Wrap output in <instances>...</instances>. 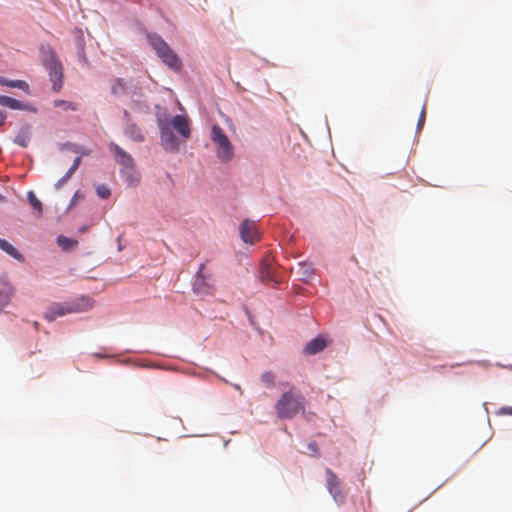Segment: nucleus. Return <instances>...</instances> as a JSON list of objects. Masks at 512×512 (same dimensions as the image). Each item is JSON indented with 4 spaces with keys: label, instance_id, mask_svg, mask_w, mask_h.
<instances>
[{
    "label": "nucleus",
    "instance_id": "1",
    "mask_svg": "<svg viewBox=\"0 0 512 512\" xmlns=\"http://www.w3.org/2000/svg\"><path fill=\"white\" fill-rule=\"evenodd\" d=\"M305 408L304 397L294 388L284 392L275 404L279 418L292 419Z\"/></svg>",
    "mask_w": 512,
    "mask_h": 512
},
{
    "label": "nucleus",
    "instance_id": "2",
    "mask_svg": "<svg viewBox=\"0 0 512 512\" xmlns=\"http://www.w3.org/2000/svg\"><path fill=\"white\" fill-rule=\"evenodd\" d=\"M93 307V301L89 297H81L75 301L69 303H53L51 304L46 312L44 313L45 319L53 321L57 317L65 316L70 313H78L91 309Z\"/></svg>",
    "mask_w": 512,
    "mask_h": 512
},
{
    "label": "nucleus",
    "instance_id": "3",
    "mask_svg": "<svg viewBox=\"0 0 512 512\" xmlns=\"http://www.w3.org/2000/svg\"><path fill=\"white\" fill-rule=\"evenodd\" d=\"M42 61L48 70L49 79L52 82V89L59 92L63 86V66L58 60L55 51L50 47H42Z\"/></svg>",
    "mask_w": 512,
    "mask_h": 512
},
{
    "label": "nucleus",
    "instance_id": "4",
    "mask_svg": "<svg viewBox=\"0 0 512 512\" xmlns=\"http://www.w3.org/2000/svg\"><path fill=\"white\" fill-rule=\"evenodd\" d=\"M210 139L215 145L216 156L220 162L228 163L234 158V146L219 125L212 126Z\"/></svg>",
    "mask_w": 512,
    "mask_h": 512
},
{
    "label": "nucleus",
    "instance_id": "5",
    "mask_svg": "<svg viewBox=\"0 0 512 512\" xmlns=\"http://www.w3.org/2000/svg\"><path fill=\"white\" fill-rule=\"evenodd\" d=\"M148 42L155 50L158 57L169 68L178 71L182 67V62L178 55L170 48V46L157 34L148 35Z\"/></svg>",
    "mask_w": 512,
    "mask_h": 512
},
{
    "label": "nucleus",
    "instance_id": "6",
    "mask_svg": "<svg viewBox=\"0 0 512 512\" xmlns=\"http://www.w3.org/2000/svg\"><path fill=\"white\" fill-rule=\"evenodd\" d=\"M161 144L166 151L178 152L180 145L171 128L164 121H159Z\"/></svg>",
    "mask_w": 512,
    "mask_h": 512
},
{
    "label": "nucleus",
    "instance_id": "7",
    "mask_svg": "<svg viewBox=\"0 0 512 512\" xmlns=\"http://www.w3.org/2000/svg\"><path fill=\"white\" fill-rule=\"evenodd\" d=\"M326 482L329 493L337 503H343L346 498L345 492L342 490L341 481L337 475L330 469L326 470Z\"/></svg>",
    "mask_w": 512,
    "mask_h": 512
},
{
    "label": "nucleus",
    "instance_id": "8",
    "mask_svg": "<svg viewBox=\"0 0 512 512\" xmlns=\"http://www.w3.org/2000/svg\"><path fill=\"white\" fill-rule=\"evenodd\" d=\"M204 268V264L199 266L193 288L196 293L208 295L214 292V286L208 282L210 275L204 273Z\"/></svg>",
    "mask_w": 512,
    "mask_h": 512
},
{
    "label": "nucleus",
    "instance_id": "9",
    "mask_svg": "<svg viewBox=\"0 0 512 512\" xmlns=\"http://www.w3.org/2000/svg\"><path fill=\"white\" fill-rule=\"evenodd\" d=\"M239 232L241 239L245 243L253 244L259 239V233L257 231L256 224L253 221H243L240 225Z\"/></svg>",
    "mask_w": 512,
    "mask_h": 512
},
{
    "label": "nucleus",
    "instance_id": "10",
    "mask_svg": "<svg viewBox=\"0 0 512 512\" xmlns=\"http://www.w3.org/2000/svg\"><path fill=\"white\" fill-rule=\"evenodd\" d=\"M0 105L8 107L12 110H23V111H28V112H32V113L37 112V109L33 105H31L29 103H24L20 100L14 99L9 96H4V95H0Z\"/></svg>",
    "mask_w": 512,
    "mask_h": 512
},
{
    "label": "nucleus",
    "instance_id": "11",
    "mask_svg": "<svg viewBox=\"0 0 512 512\" xmlns=\"http://www.w3.org/2000/svg\"><path fill=\"white\" fill-rule=\"evenodd\" d=\"M109 147L114 154L115 161L119 165L126 168H132L134 166V159L132 156L124 151L120 146L114 142H111Z\"/></svg>",
    "mask_w": 512,
    "mask_h": 512
},
{
    "label": "nucleus",
    "instance_id": "12",
    "mask_svg": "<svg viewBox=\"0 0 512 512\" xmlns=\"http://www.w3.org/2000/svg\"><path fill=\"white\" fill-rule=\"evenodd\" d=\"M260 278L262 281L279 283L275 268L273 267V259L266 257L261 262Z\"/></svg>",
    "mask_w": 512,
    "mask_h": 512
},
{
    "label": "nucleus",
    "instance_id": "13",
    "mask_svg": "<svg viewBox=\"0 0 512 512\" xmlns=\"http://www.w3.org/2000/svg\"><path fill=\"white\" fill-rule=\"evenodd\" d=\"M171 126L184 138L191 135L188 118L184 115H176L171 120Z\"/></svg>",
    "mask_w": 512,
    "mask_h": 512
},
{
    "label": "nucleus",
    "instance_id": "14",
    "mask_svg": "<svg viewBox=\"0 0 512 512\" xmlns=\"http://www.w3.org/2000/svg\"><path fill=\"white\" fill-rule=\"evenodd\" d=\"M327 344L328 342L324 337L318 336L306 344L304 348V353L307 355H315L323 351L326 348Z\"/></svg>",
    "mask_w": 512,
    "mask_h": 512
},
{
    "label": "nucleus",
    "instance_id": "15",
    "mask_svg": "<svg viewBox=\"0 0 512 512\" xmlns=\"http://www.w3.org/2000/svg\"><path fill=\"white\" fill-rule=\"evenodd\" d=\"M0 85L11 87V88H18V89H21L26 94H30V86L24 80H9V79H6V78L0 76Z\"/></svg>",
    "mask_w": 512,
    "mask_h": 512
},
{
    "label": "nucleus",
    "instance_id": "16",
    "mask_svg": "<svg viewBox=\"0 0 512 512\" xmlns=\"http://www.w3.org/2000/svg\"><path fill=\"white\" fill-rule=\"evenodd\" d=\"M31 134V127L29 125L23 126L15 136L14 142L21 147H27L31 140Z\"/></svg>",
    "mask_w": 512,
    "mask_h": 512
},
{
    "label": "nucleus",
    "instance_id": "17",
    "mask_svg": "<svg viewBox=\"0 0 512 512\" xmlns=\"http://www.w3.org/2000/svg\"><path fill=\"white\" fill-rule=\"evenodd\" d=\"M127 89V83L122 78H115L111 83V93L115 96L125 95Z\"/></svg>",
    "mask_w": 512,
    "mask_h": 512
},
{
    "label": "nucleus",
    "instance_id": "18",
    "mask_svg": "<svg viewBox=\"0 0 512 512\" xmlns=\"http://www.w3.org/2000/svg\"><path fill=\"white\" fill-rule=\"evenodd\" d=\"M0 248L3 251H5L8 255H10L11 257H13L17 260L23 259L22 254L19 253L18 250L13 245H11L8 241L1 239V238H0Z\"/></svg>",
    "mask_w": 512,
    "mask_h": 512
},
{
    "label": "nucleus",
    "instance_id": "19",
    "mask_svg": "<svg viewBox=\"0 0 512 512\" xmlns=\"http://www.w3.org/2000/svg\"><path fill=\"white\" fill-rule=\"evenodd\" d=\"M57 244L66 251H71L78 246V241L68 238L66 236L60 235L57 237Z\"/></svg>",
    "mask_w": 512,
    "mask_h": 512
},
{
    "label": "nucleus",
    "instance_id": "20",
    "mask_svg": "<svg viewBox=\"0 0 512 512\" xmlns=\"http://www.w3.org/2000/svg\"><path fill=\"white\" fill-rule=\"evenodd\" d=\"M125 133L128 137H130L134 141H137V142L144 141V136H143L141 130L135 124L128 125L125 130Z\"/></svg>",
    "mask_w": 512,
    "mask_h": 512
},
{
    "label": "nucleus",
    "instance_id": "21",
    "mask_svg": "<svg viewBox=\"0 0 512 512\" xmlns=\"http://www.w3.org/2000/svg\"><path fill=\"white\" fill-rule=\"evenodd\" d=\"M27 199L31 207L35 210L36 214L40 216L43 212V206L33 191H29L27 193Z\"/></svg>",
    "mask_w": 512,
    "mask_h": 512
},
{
    "label": "nucleus",
    "instance_id": "22",
    "mask_svg": "<svg viewBox=\"0 0 512 512\" xmlns=\"http://www.w3.org/2000/svg\"><path fill=\"white\" fill-rule=\"evenodd\" d=\"M53 105L55 107H59L65 111L67 110H72V111H75L77 110V106L76 104L70 102V101H67V100H62V99H56L53 101Z\"/></svg>",
    "mask_w": 512,
    "mask_h": 512
},
{
    "label": "nucleus",
    "instance_id": "23",
    "mask_svg": "<svg viewBox=\"0 0 512 512\" xmlns=\"http://www.w3.org/2000/svg\"><path fill=\"white\" fill-rule=\"evenodd\" d=\"M0 283L3 286L2 288H0V295L1 294L5 295V302H6L7 300H9V298L13 294V288L4 279H1Z\"/></svg>",
    "mask_w": 512,
    "mask_h": 512
},
{
    "label": "nucleus",
    "instance_id": "24",
    "mask_svg": "<svg viewBox=\"0 0 512 512\" xmlns=\"http://www.w3.org/2000/svg\"><path fill=\"white\" fill-rule=\"evenodd\" d=\"M275 375L271 371L262 374L261 380L267 387H273L275 384Z\"/></svg>",
    "mask_w": 512,
    "mask_h": 512
},
{
    "label": "nucleus",
    "instance_id": "25",
    "mask_svg": "<svg viewBox=\"0 0 512 512\" xmlns=\"http://www.w3.org/2000/svg\"><path fill=\"white\" fill-rule=\"evenodd\" d=\"M77 44H78V56H79V60L83 63H87L88 60H87V57L85 55V51H84V41H83V38L82 36H80L77 40Z\"/></svg>",
    "mask_w": 512,
    "mask_h": 512
},
{
    "label": "nucleus",
    "instance_id": "26",
    "mask_svg": "<svg viewBox=\"0 0 512 512\" xmlns=\"http://www.w3.org/2000/svg\"><path fill=\"white\" fill-rule=\"evenodd\" d=\"M97 195L102 199H107L111 195L110 189L106 185H98L96 187Z\"/></svg>",
    "mask_w": 512,
    "mask_h": 512
},
{
    "label": "nucleus",
    "instance_id": "27",
    "mask_svg": "<svg viewBox=\"0 0 512 512\" xmlns=\"http://www.w3.org/2000/svg\"><path fill=\"white\" fill-rule=\"evenodd\" d=\"M300 269H302V275L305 277H310L313 274V269L309 264H300Z\"/></svg>",
    "mask_w": 512,
    "mask_h": 512
},
{
    "label": "nucleus",
    "instance_id": "28",
    "mask_svg": "<svg viewBox=\"0 0 512 512\" xmlns=\"http://www.w3.org/2000/svg\"><path fill=\"white\" fill-rule=\"evenodd\" d=\"M425 122V109L423 108L418 120V128H421Z\"/></svg>",
    "mask_w": 512,
    "mask_h": 512
},
{
    "label": "nucleus",
    "instance_id": "29",
    "mask_svg": "<svg viewBox=\"0 0 512 512\" xmlns=\"http://www.w3.org/2000/svg\"><path fill=\"white\" fill-rule=\"evenodd\" d=\"M499 413L503 415H512V407H502L499 410Z\"/></svg>",
    "mask_w": 512,
    "mask_h": 512
},
{
    "label": "nucleus",
    "instance_id": "30",
    "mask_svg": "<svg viewBox=\"0 0 512 512\" xmlns=\"http://www.w3.org/2000/svg\"><path fill=\"white\" fill-rule=\"evenodd\" d=\"M81 163V157H77L72 164V171H76Z\"/></svg>",
    "mask_w": 512,
    "mask_h": 512
},
{
    "label": "nucleus",
    "instance_id": "31",
    "mask_svg": "<svg viewBox=\"0 0 512 512\" xmlns=\"http://www.w3.org/2000/svg\"><path fill=\"white\" fill-rule=\"evenodd\" d=\"M74 172L75 171H72V167H70V169L63 176V180L66 182L74 174Z\"/></svg>",
    "mask_w": 512,
    "mask_h": 512
},
{
    "label": "nucleus",
    "instance_id": "32",
    "mask_svg": "<svg viewBox=\"0 0 512 512\" xmlns=\"http://www.w3.org/2000/svg\"><path fill=\"white\" fill-rule=\"evenodd\" d=\"M74 172L75 171H72V167H70V169L63 176V180L66 182L74 174Z\"/></svg>",
    "mask_w": 512,
    "mask_h": 512
},
{
    "label": "nucleus",
    "instance_id": "33",
    "mask_svg": "<svg viewBox=\"0 0 512 512\" xmlns=\"http://www.w3.org/2000/svg\"><path fill=\"white\" fill-rule=\"evenodd\" d=\"M74 172L75 171H72V167H70V169L63 176V180L66 182L74 174Z\"/></svg>",
    "mask_w": 512,
    "mask_h": 512
},
{
    "label": "nucleus",
    "instance_id": "34",
    "mask_svg": "<svg viewBox=\"0 0 512 512\" xmlns=\"http://www.w3.org/2000/svg\"><path fill=\"white\" fill-rule=\"evenodd\" d=\"M74 172L75 171H72V167H70V169L63 176V180L66 182L74 174Z\"/></svg>",
    "mask_w": 512,
    "mask_h": 512
},
{
    "label": "nucleus",
    "instance_id": "35",
    "mask_svg": "<svg viewBox=\"0 0 512 512\" xmlns=\"http://www.w3.org/2000/svg\"><path fill=\"white\" fill-rule=\"evenodd\" d=\"M7 118L6 112L1 111L0 112V125H4Z\"/></svg>",
    "mask_w": 512,
    "mask_h": 512
},
{
    "label": "nucleus",
    "instance_id": "36",
    "mask_svg": "<svg viewBox=\"0 0 512 512\" xmlns=\"http://www.w3.org/2000/svg\"><path fill=\"white\" fill-rule=\"evenodd\" d=\"M309 448L314 452V453H317L318 452V448H317V444L315 442H312L309 444Z\"/></svg>",
    "mask_w": 512,
    "mask_h": 512
},
{
    "label": "nucleus",
    "instance_id": "37",
    "mask_svg": "<svg viewBox=\"0 0 512 512\" xmlns=\"http://www.w3.org/2000/svg\"><path fill=\"white\" fill-rule=\"evenodd\" d=\"M65 183V181L63 180V177L61 179L58 180V182L56 183V188H60L63 184Z\"/></svg>",
    "mask_w": 512,
    "mask_h": 512
},
{
    "label": "nucleus",
    "instance_id": "38",
    "mask_svg": "<svg viewBox=\"0 0 512 512\" xmlns=\"http://www.w3.org/2000/svg\"><path fill=\"white\" fill-rule=\"evenodd\" d=\"M88 227L87 226H83L79 229L80 232H85L87 231Z\"/></svg>",
    "mask_w": 512,
    "mask_h": 512
},
{
    "label": "nucleus",
    "instance_id": "39",
    "mask_svg": "<svg viewBox=\"0 0 512 512\" xmlns=\"http://www.w3.org/2000/svg\"><path fill=\"white\" fill-rule=\"evenodd\" d=\"M38 326H39L38 322H34V327H35L36 329H38Z\"/></svg>",
    "mask_w": 512,
    "mask_h": 512
}]
</instances>
